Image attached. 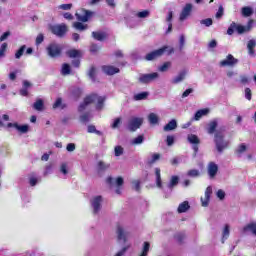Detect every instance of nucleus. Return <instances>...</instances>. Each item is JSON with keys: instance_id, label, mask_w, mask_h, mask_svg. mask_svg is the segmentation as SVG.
Returning <instances> with one entry per match:
<instances>
[{"instance_id": "f257e3e1", "label": "nucleus", "mask_w": 256, "mask_h": 256, "mask_svg": "<svg viewBox=\"0 0 256 256\" xmlns=\"http://www.w3.org/2000/svg\"><path fill=\"white\" fill-rule=\"evenodd\" d=\"M252 27H253V20H249L247 26H243L241 24L232 22L230 24V27L227 30V35H233L235 31H237L239 35H243V33H247L250 29H252Z\"/></svg>"}, {"instance_id": "f03ea898", "label": "nucleus", "mask_w": 256, "mask_h": 256, "mask_svg": "<svg viewBox=\"0 0 256 256\" xmlns=\"http://www.w3.org/2000/svg\"><path fill=\"white\" fill-rule=\"evenodd\" d=\"M169 49L167 46H164L156 51L148 53L145 57L146 61H155V59L161 57Z\"/></svg>"}, {"instance_id": "7ed1b4c3", "label": "nucleus", "mask_w": 256, "mask_h": 256, "mask_svg": "<svg viewBox=\"0 0 256 256\" xmlns=\"http://www.w3.org/2000/svg\"><path fill=\"white\" fill-rule=\"evenodd\" d=\"M50 31L57 35L58 37H63L67 33V25L61 24V25H55L50 27Z\"/></svg>"}, {"instance_id": "20e7f679", "label": "nucleus", "mask_w": 256, "mask_h": 256, "mask_svg": "<svg viewBox=\"0 0 256 256\" xmlns=\"http://www.w3.org/2000/svg\"><path fill=\"white\" fill-rule=\"evenodd\" d=\"M93 101H96L97 108L101 109V106L103 105L105 99L101 97H97L96 95H90L85 98L84 105H89L90 103H93Z\"/></svg>"}, {"instance_id": "39448f33", "label": "nucleus", "mask_w": 256, "mask_h": 256, "mask_svg": "<svg viewBox=\"0 0 256 256\" xmlns=\"http://www.w3.org/2000/svg\"><path fill=\"white\" fill-rule=\"evenodd\" d=\"M76 17L82 23H87V21L93 17V12L89 10H81L80 13H76Z\"/></svg>"}, {"instance_id": "423d86ee", "label": "nucleus", "mask_w": 256, "mask_h": 256, "mask_svg": "<svg viewBox=\"0 0 256 256\" xmlns=\"http://www.w3.org/2000/svg\"><path fill=\"white\" fill-rule=\"evenodd\" d=\"M159 77V74L157 72L151 73V74H142L139 77L140 83H151V81H155Z\"/></svg>"}, {"instance_id": "0eeeda50", "label": "nucleus", "mask_w": 256, "mask_h": 256, "mask_svg": "<svg viewBox=\"0 0 256 256\" xmlns=\"http://www.w3.org/2000/svg\"><path fill=\"white\" fill-rule=\"evenodd\" d=\"M47 51L50 57H59L61 55V48H59L57 44H51L48 46Z\"/></svg>"}, {"instance_id": "6e6552de", "label": "nucleus", "mask_w": 256, "mask_h": 256, "mask_svg": "<svg viewBox=\"0 0 256 256\" xmlns=\"http://www.w3.org/2000/svg\"><path fill=\"white\" fill-rule=\"evenodd\" d=\"M211 193H213V189L211 186L206 188L205 195L203 198H201L202 207H208L209 201L211 199Z\"/></svg>"}, {"instance_id": "1a4fd4ad", "label": "nucleus", "mask_w": 256, "mask_h": 256, "mask_svg": "<svg viewBox=\"0 0 256 256\" xmlns=\"http://www.w3.org/2000/svg\"><path fill=\"white\" fill-rule=\"evenodd\" d=\"M141 125H143V118H132L129 123V130L133 132L136 129H139Z\"/></svg>"}, {"instance_id": "9d476101", "label": "nucleus", "mask_w": 256, "mask_h": 256, "mask_svg": "<svg viewBox=\"0 0 256 256\" xmlns=\"http://www.w3.org/2000/svg\"><path fill=\"white\" fill-rule=\"evenodd\" d=\"M237 64V59L233 57V55L229 54L225 60L220 62L222 67H230Z\"/></svg>"}, {"instance_id": "9b49d317", "label": "nucleus", "mask_w": 256, "mask_h": 256, "mask_svg": "<svg viewBox=\"0 0 256 256\" xmlns=\"http://www.w3.org/2000/svg\"><path fill=\"white\" fill-rule=\"evenodd\" d=\"M102 71L106 75H115L116 73H119V68L111 65H106V66H102Z\"/></svg>"}, {"instance_id": "f8f14e48", "label": "nucleus", "mask_w": 256, "mask_h": 256, "mask_svg": "<svg viewBox=\"0 0 256 256\" xmlns=\"http://www.w3.org/2000/svg\"><path fill=\"white\" fill-rule=\"evenodd\" d=\"M191 9H193V6L191 4H187L185 8L183 9L181 15H180V21H185L187 17L191 14Z\"/></svg>"}, {"instance_id": "ddd939ff", "label": "nucleus", "mask_w": 256, "mask_h": 256, "mask_svg": "<svg viewBox=\"0 0 256 256\" xmlns=\"http://www.w3.org/2000/svg\"><path fill=\"white\" fill-rule=\"evenodd\" d=\"M217 171H219L217 164L212 162L208 165V174L210 177H215V175H217Z\"/></svg>"}, {"instance_id": "4468645a", "label": "nucleus", "mask_w": 256, "mask_h": 256, "mask_svg": "<svg viewBox=\"0 0 256 256\" xmlns=\"http://www.w3.org/2000/svg\"><path fill=\"white\" fill-rule=\"evenodd\" d=\"M175 129H177V120L175 119H172L164 126V131H173Z\"/></svg>"}, {"instance_id": "2eb2a0df", "label": "nucleus", "mask_w": 256, "mask_h": 256, "mask_svg": "<svg viewBox=\"0 0 256 256\" xmlns=\"http://www.w3.org/2000/svg\"><path fill=\"white\" fill-rule=\"evenodd\" d=\"M205 115H209V109L205 108L202 110H198L194 116L195 121H199V119H201V117H205Z\"/></svg>"}, {"instance_id": "dca6fc26", "label": "nucleus", "mask_w": 256, "mask_h": 256, "mask_svg": "<svg viewBox=\"0 0 256 256\" xmlns=\"http://www.w3.org/2000/svg\"><path fill=\"white\" fill-rule=\"evenodd\" d=\"M117 235L119 243H121V241H123V243L127 241V239L125 238V231H123V227L117 226Z\"/></svg>"}, {"instance_id": "f3484780", "label": "nucleus", "mask_w": 256, "mask_h": 256, "mask_svg": "<svg viewBox=\"0 0 256 256\" xmlns=\"http://www.w3.org/2000/svg\"><path fill=\"white\" fill-rule=\"evenodd\" d=\"M92 37L96 39V41H105L107 34L103 32H92Z\"/></svg>"}, {"instance_id": "a211bd4d", "label": "nucleus", "mask_w": 256, "mask_h": 256, "mask_svg": "<svg viewBox=\"0 0 256 256\" xmlns=\"http://www.w3.org/2000/svg\"><path fill=\"white\" fill-rule=\"evenodd\" d=\"M255 47H256V41L255 40H249L247 44V49L249 55H255Z\"/></svg>"}, {"instance_id": "6ab92c4d", "label": "nucleus", "mask_w": 256, "mask_h": 256, "mask_svg": "<svg viewBox=\"0 0 256 256\" xmlns=\"http://www.w3.org/2000/svg\"><path fill=\"white\" fill-rule=\"evenodd\" d=\"M67 56L70 59H77V57H81V51L79 50H75V49H71L67 52Z\"/></svg>"}, {"instance_id": "aec40b11", "label": "nucleus", "mask_w": 256, "mask_h": 256, "mask_svg": "<svg viewBox=\"0 0 256 256\" xmlns=\"http://www.w3.org/2000/svg\"><path fill=\"white\" fill-rule=\"evenodd\" d=\"M148 121L151 125H157V123H159V116L155 113H150L148 115Z\"/></svg>"}, {"instance_id": "412c9836", "label": "nucleus", "mask_w": 256, "mask_h": 256, "mask_svg": "<svg viewBox=\"0 0 256 256\" xmlns=\"http://www.w3.org/2000/svg\"><path fill=\"white\" fill-rule=\"evenodd\" d=\"M241 13L243 17H251V15H253V8L249 6L243 7Z\"/></svg>"}, {"instance_id": "4be33fe9", "label": "nucleus", "mask_w": 256, "mask_h": 256, "mask_svg": "<svg viewBox=\"0 0 256 256\" xmlns=\"http://www.w3.org/2000/svg\"><path fill=\"white\" fill-rule=\"evenodd\" d=\"M189 202L184 201L178 206V213H185L189 209Z\"/></svg>"}, {"instance_id": "5701e85b", "label": "nucleus", "mask_w": 256, "mask_h": 256, "mask_svg": "<svg viewBox=\"0 0 256 256\" xmlns=\"http://www.w3.org/2000/svg\"><path fill=\"white\" fill-rule=\"evenodd\" d=\"M15 129L19 131L20 133H27L29 131V126L28 125H23L20 126L19 124L15 123L14 124Z\"/></svg>"}, {"instance_id": "b1692460", "label": "nucleus", "mask_w": 256, "mask_h": 256, "mask_svg": "<svg viewBox=\"0 0 256 256\" xmlns=\"http://www.w3.org/2000/svg\"><path fill=\"white\" fill-rule=\"evenodd\" d=\"M149 97V92H142L139 94H136L134 96L135 101H143V99H147Z\"/></svg>"}, {"instance_id": "393cba45", "label": "nucleus", "mask_w": 256, "mask_h": 256, "mask_svg": "<svg viewBox=\"0 0 256 256\" xmlns=\"http://www.w3.org/2000/svg\"><path fill=\"white\" fill-rule=\"evenodd\" d=\"M100 203H101V196H97L96 198H94L92 205L94 207L95 213H97V211H99Z\"/></svg>"}, {"instance_id": "a878e982", "label": "nucleus", "mask_w": 256, "mask_h": 256, "mask_svg": "<svg viewBox=\"0 0 256 256\" xmlns=\"http://www.w3.org/2000/svg\"><path fill=\"white\" fill-rule=\"evenodd\" d=\"M73 28L77 29L78 31H85V29H87V25L81 22H75L73 24Z\"/></svg>"}, {"instance_id": "bb28decb", "label": "nucleus", "mask_w": 256, "mask_h": 256, "mask_svg": "<svg viewBox=\"0 0 256 256\" xmlns=\"http://www.w3.org/2000/svg\"><path fill=\"white\" fill-rule=\"evenodd\" d=\"M159 159H161V154L154 153V154H152V158L149 160L148 164L153 165V164L157 163V161H159Z\"/></svg>"}, {"instance_id": "cd10ccee", "label": "nucleus", "mask_w": 256, "mask_h": 256, "mask_svg": "<svg viewBox=\"0 0 256 256\" xmlns=\"http://www.w3.org/2000/svg\"><path fill=\"white\" fill-rule=\"evenodd\" d=\"M177 183H179V176H172L168 187L170 189H173L175 187V185H177Z\"/></svg>"}, {"instance_id": "c85d7f7f", "label": "nucleus", "mask_w": 256, "mask_h": 256, "mask_svg": "<svg viewBox=\"0 0 256 256\" xmlns=\"http://www.w3.org/2000/svg\"><path fill=\"white\" fill-rule=\"evenodd\" d=\"M244 231H251L253 235H256V224L250 223L246 227H244Z\"/></svg>"}, {"instance_id": "c756f323", "label": "nucleus", "mask_w": 256, "mask_h": 256, "mask_svg": "<svg viewBox=\"0 0 256 256\" xmlns=\"http://www.w3.org/2000/svg\"><path fill=\"white\" fill-rule=\"evenodd\" d=\"M33 107H34V109H35L36 111H43V100L38 99V100L34 103Z\"/></svg>"}, {"instance_id": "7c9ffc66", "label": "nucleus", "mask_w": 256, "mask_h": 256, "mask_svg": "<svg viewBox=\"0 0 256 256\" xmlns=\"http://www.w3.org/2000/svg\"><path fill=\"white\" fill-rule=\"evenodd\" d=\"M61 73H62V75H70V73H71V66H69V64H63L62 65Z\"/></svg>"}, {"instance_id": "2f4dec72", "label": "nucleus", "mask_w": 256, "mask_h": 256, "mask_svg": "<svg viewBox=\"0 0 256 256\" xmlns=\"http://www.w3.org/2000/svg\"><path fill=\"white\" fill-rule=\"evenodd\" d=\"M65 109V105L63 104V100L61 98H58L56 102L53 104V109Z\"/></svg>"}, {"instance_id": "473e14b6", "label": "nucleus", "mask_w": 256, "mask_h": 256, "mask_svg": "<svg viewBox=\"0 0 256 256\" xmlns=\"http://www.w3.org/2000/svg\"><path fill=\"white\" fill-rule=\"evenodd\" d=\"M188 141L192 145H199V138L197 136H195V135L188 136Z\"/></svg>"}, {"instance_id": "72a5a7b5", "label": "nucleus", "mask_w": 256, "mask_h": 256, "mask_svg": "<svg viewBox=\"0 0 256 256\" xmlns=\"http://www.w3.org/2000/svg\"><path fill=\"white\" fill-rule=\"evenodd\" d=\"M144 141L143 135H139L134 140H132V145H141Z\"/></svg>"}, {"instance_id": "f704fd0d", "label": "nucleus", "mask_w": 256, "mask_h": 256, "mask_svg": "<svg viewBox=\"0 0 256 256\" xmlns=\"http://www.w3.org/2000/svg\"><path fill=\"white\" fill-rule=\"evenodd\" d=\"M215 129H217V122L213 121L209 124L208 133L210 134L215 133Z\"/></svg>"}, {"instance_id": "c9c22d12", "label": "nucleus", "mask_w": 256, "mask_h": 256, "mask_svg": "<svg viewBox=\"0 0 256 256\" xmlns=\"http://www.w3.org/2000/svg\"><path fill=\"white\" fill-rule=\"evenodd\" d=\"M149 247H150L149 242H145L142 250V254L140 256H147V253H149Z\"/></svg>"}, {"instance_id": "e433bc0d", "label": "nucleus", "mask_w": 256, "mask_h": 256, "mask_svg": "<svg viewBox=\"0 0 256 256\" xmlns=\"http://www.w3.org/2000/svg\"><path fill=\"white\" fill-rule=\"evenodd\" d=\"M224 12L225 10L223 9V6L220 5L216 13V19H221V17H223Z\"/></svg>"}, {"instance_id": "4c0bfd02", "label": "nucleus", "mask_w": 256, "mask_h": 256, "mask_svg": "<svg viewBox=\"0 0 256 256\" xmlns=\"http://www.w3.org/2000/svg\"><path fill=\"white\" fill-rule=\"evenodd\" d=\"M201 24L205 25L206 27H211V25H213V19L208 18V19L201 20Z\"/></svg>"}, {"instance_id": "58836bf2", "label": "nucleus", "mask_w": 256, "mask_h": 256, "mask_svg": "<svg viewBox=\"0 0 256 256\" xmlns=\"http://www.w3.org/2000/svg\"><path fill=\"white\" fill-rule=\"evenodd\" d=\"M114 153L116 157H120V155L123 153V147L121 146H116L114 148Z\"/></svg>"}, {"instance_id": "ea45409f", "label": "nucleus", "mask_w": 256, "mask_h": 256, "mask_svg": "<svg viewBox=\"0 0 256 256\" xmlns=\"http://www.w3.org/2000/svg\"><path fill=\"white\" fill-rule=\"evenodd\" d=\"M137 17H139L140 19H145V17H149V11L144 10L142 12H138Z\"/></svg>"}, {"instance_id": "a19ab883", "label": "nucleus", "mask_w": 256, "mask_h": 256, "mask_svg": "<svg viewBox=\"0 0 256 256\" xmlns=\"http://www.w3.org/2000/svg\"><path fill=\"white\" fill-rule=\"evenodd\" d=\"M25 51V46H22L15 54L16 59H21L23 53Z\"/></svg>"}, {"instance_id": "79ce46f5", "label": "nucleus", "mask_w": 256, "mask_h": 256, "mask_svg": "<svg viewBox=\"0 0 256 256\" xmlns=\"http://www.w3.org/2000/svg\"><path fill=\"white\" fill-rule=\"evenodd\" d=\"M171 67V62H165L160 68L159 71L161 72H165L167 71V69Z\"/></svg>"}, {"instance_id": "37998d69", "label": "nucleus", "mask_w": 256, "mask_h": 256, "mask_svg": "<svg viewBox=\"0 0 256 256\" xmlns=\"http://www.w3.org/2000/svg\"><path fill=\"white\" fill-rule=\"evenodd\" d=\"M132 185H133V189H134L135 191H140V189H141V184H140V182H139L138 180H134V181L132 182Z\"/></svg>"}, {"instance_id": "c03bdc74", "label": "nucleus", "mask_w": 256, "mask_h": 256, "mask_svg": "<svg viewBox=\"0 0 256 256\" xmlns=\"http://www.w3.org/2000/svg\"><path fill=\"white\" fill-rule=\"evenodd\" d=\"M188 175L189 177H199L200 173H199V170H190L188 171Z\"/></svg>"}, {"instance_id": "a18cd8bd", "label": "nucleus", "mask_w": 256, "mask_h": 256, "mask_svg": "<svg viewBox=\"0 0 256 256\" xmlns=\"http://www.w3.org/2000/svg\"><path fill=\"white\" fill-rule=\"evenodd\" d=\"M166 143L168 147H171L175 143V138L173 136H167Z\"/></svg>"}, {"instance_id": "49530a36", "label": "nucleus", "mask_w": 256, "mask_h": 256, "mask_svg": "<svg viewBox=\"0 0 256 256\" xmlns=\"http://www.w3.org/2000/svg\"><path fill=\"white\" fill-rule=\"evenodd\" d=\"M44 39H45V36H43V34H39L36 37V45H41V43L44 41Z\"/></svg>"}, {"instance_id": "de8ad7c7", "label": "nucleus", "mask_w": 256, "mask_h": 256, "mask_svg": "<svg viewBox=\"0 0 256 256\" xmlns=\"http://www.w3.org/2000/svg\"><path fill=\"white\" fill-rule=\"evenodd\" d=\"M73 7V4H62L59 6V9H63L64 11H69Z\"/></svg>"}, {"instance_id": "09e8293b", "label": "nucleus", "mask_w": 256, "mask_h": 256, "mask_svg": "<svg viewBox=\"0 0 256 256\" xmlns=\"http://www.w3.org/2000/svg\"><path fill=\"white\" fill-rule=\"evenodd\" d=\"M252 92L250 88L245 89V97L248 99V101H251Z\"/></svg>"}, {"instance_id": "8fccbe9b", "label": "nucleus", "mask_w": 256, "mask_h": 256, "mask_svg": "<svg viewBox=\"0 0 256 256\" xmlns=\"http://www.w3.org/2000/svg\"><path fill=\"white\" fill-rule=\"evenodd\" d=\"M217 197L222 201V199H225V192L223 190H218Z\"/></svg>"}, {"instance_id": "3c124183", "label": "nucleus", "mask_w": 256, "mask_h": 256, "mask_svg": "<svg viewBox=\"0 0 256 256\" xmlns=\"http://www.w3.org/2000/svg\"><path fill=\"white\" fill-rule=\"evenodd\" d=\"M5 51H7V43L2 44V47L0 50V57H3V55H5Z\"/></svg>"}, {"instance_id": "603ef678", "label": "nucleus", "mask_w": 256, "mask_h": 256, "mask_svg": "<svg viewBox=\"0 0 256 256\" xmlns=\"http://www.w3.org/2000/svg\"><path fill=\"white\" fill-rule=\"evenodd\" d=\"M191 93H193V89L189 88V89H187L186 91L183 92L182 97L183 98L189 97V95H191Z\"/></svg>"}, {"instance_id": "864d4df0", "label": "nucleus", "mask_w": 256, "mask_h": 256, "mask_svg": "<svg viewBox=\"0 0 256 256\" xmlns=\"http://www.w3.org/2000/svg\"><path fill=\"white\" fill-rule=\"evenodd\" d=\"M223 237H224V238L229 237V226H228V225H226V226L224 227Z\"/></svg>"}, {"instance_id": "5fc2aeb1", "label": "nucleus", "mask_w": 256, "mask_h": 256, "mask_svg": "<svg viewBox=\"0 0 256 256\" xmlns=\"http://www.w3.org/2000/svg\"><path fill=\"white\" fill-rule=\"evenodd\" d=\"M66 149H67V151H69V152L75 151V144H74V143L68 144L67 147H66Z\"/></svg>"}, {"instance_id": "6e6d98bb", "label": "nucleus", "mask_w": 256, "mask_h": 256, "mask_svg": "<svg viewBox=\"0 0 256 256\" xmlns=\"http://www.w3.org/2000/svg\"><path fill=\"white\" fill-rule=\"evenodd\" d=\"M183 79H185V76L180 75L173 80V83H181V81H183Z\"/></svg>"}, {"instance_id": "4d7b16f0", "label": "nucleus", "mask_w": 256, "mask_h": 256, "mask_svg": "<svg viewBox=\"0 0 256 256\" xmlns=\"http://www.w3.org/2000/svg\"><path fill=\"white\" fill-rule=\"evenodd\" d=\"M121 123V118H117L114 123L112 124L113 129H117L119 127V124Z\"/></svg>"}, {"instance_id": "13d9d810", "label": "nucleus", "mask_w": 256, "mask_h": 256, "mask_svg": "<svg viewBox=\"0 0 256 256\" xmlns=\"http://www.w3.org/2000/svg\"><path fill=\"white\" fill-rule=\"evenodd\" d=\"M247 151V146H245L244 144L240 145L238 148V153H243Z\"/></svg>"}, {"instance_id": "bf43d9fd", "label": "nucleus", "mask_w": 256, "mask_h": 256, "mask_svg": "<svg viewBox=\"0 0 256 256\" xmlns=\"http://www.w3.org/2000/svg\"><path fill=\"white\" fill-rule=\"evenodd\" d=\"M9 35H11L10 32H5L2 36H0V42L5 41V39H7V37H9Z\"/></svg>"}, {"instance_id": "052dcab7", "label": "nucleus", "mask_w": 256, "mask_h": 256, "mask_svg": "<svg viewBox=\"0 0 256 256\" xmlns=\"http://www.w3.org/2000/svg\"><path fill=\"white\" fill-rule=\"evenodd\" d=\"M116 185H118L119 187H121V185H123V177H118L116 179Z\"/></svg>"}, {"instance_id": "680f3d73", "label": "nucleus", "mask_w": 256, "mask_h": 256, "mask_svg": "<svg viewBox=\"0 0 256 256\" xmlns=\"http://www.w3.org/2000/svg\"><path fill=\"white\" fill-rule=\"evenodd\" d=\"M156 179H161V169L155 168Z\"/></svg>"}, {"instance_id": "e2e57ef3", "label": "nucleus", "mask_w": 256, "mask_h": 256, "mask_svg": "<svg viewBox=\"0 0 256 256\" xmlns=\"http://www.w3.org/2000/svg\"><path fill=\"white\" fill-rule=\"evenodd\" d=\"M95 73H97V70L95 68H91L89 71V77H95Z\"/></svg>"}, {"instance_id": "0e129e2a", "label": "nucleus", "mask_w": 256, "mask_h": 256, "mask_svg": "<svg viewBox=\"0 0 256 256\" xmlns=\"http://www.w3.org/2000/svg\"><path fill=\"white\" fill-rule=\"evenodd\" d=\"M240 81L243 84L249 83V78H247V76H241Z\"/></svg>"}, {"instance_id": "69168bd1", "label": "nucleus", "mask_w": 256, "mask_h": 256, "mask_svg": "<svg viewBox=\"0 0 256 256\" xmlns=\"http://www.w3.org/2000/svg\"><path fill=\"white\" fill-rule=\"evenodd\" d=\"M61 172H62L64 175H67V165L62 164V166H61Z\"/></svg>"}, {"instance_id": "338daca9", "label": "nucleus", "mask_w": 256, "mask_h": 256, "mask_svg": "<svg viewBox=\"0 0 256 256\" xmlns=\"http://www.w3.org/2000/svg\"><path fill=\"white\" fill-rule=\"evenodd\" d=\"M64 18L68 19L69 21H71V19H73V15L71 13H65L64 14Z\"/></svg>"}, {"instance_id": "774afa93", "label": "nucleus", "mask_w": 256, "mask_h": 256, "mask_svg": "<svg viewBox=\"0 0 256 256\" xmlns=\"http://www.w3.org/2000/svg\"><path fill=\"white\" fill-rule=\"evenodd\" d=\"M209 47H211L212 49H213L214 47H217V41L212 40V41L209 43Z\"/></svg>"}]
</instances>
